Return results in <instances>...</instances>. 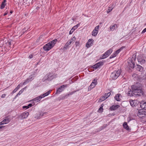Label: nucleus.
<instances>
[{"mask_svg":"<svg viewBox=\"0 0 146 146\" xmlns=\"http://www.w3.org/2000/svg\"><path fill=\"white\" fill-rule=\"evenodd\" d=\"M76 38L74 36L70 40V41H72V42L73 41H75L76 40Z\"/></svg>","mask_w":146,"mask_h":146,"instance_id":"obj_40","label":"nucleus"},{"mask_svg":"<svg viewBox=\"0 0 146 146\" xmlns=\"http://www.w3.org/2000/svg\"><path fill=\"white\" fill-rule=\"evenodd\" d=\"M121 96L120 94H117L115 97V99L117 101H120L121 99L120 98V96Z\"/></svg>","mask_w":146,"mask_h":146,"instance_id":"obj_20","label":"nucleus"},{"mask_svg":"<svg viewBox=\"0 0 146 146\" xmlns=\"http://www.w3.org/2000/svg\"><path fill=\"white\" fill-rule=\"evenodd\" d=\"M8 44L9 45H11V42H8Z\"/></svg>","mask_w":146,"mask_h":146,"instance_id":"obj_53","label":"nucleus"},{"mask_svg":"<svg viewBox=\"0 0 146 146\" xmlns=\"http://www.w3.org/2000/svg\"><path fill=\"white\" fill-rule=\"evenodd\" d=\"M145 102H142L140 104V106L141 108L142 109L145 110Z\"/></svg>","mask_w":146,"mask_h":146,"instance_id":"obj_24","label":"nucleus"},{"mask_svg":"<svg viewBox=\"0 0 146 146\" xmlns=\"http://www.w3.org/2000/svg\"><path fill=\"white\" fill-rule=\"evenodd\" d=\"M33 79H32V77H31V78H27L25 81L24 82L23 84V85L27 83L29 81H31Z\"/></svg>","mask_w":146,"mask_h":146,"instance_id":"obj_22","label":"nucleus"},{"mask_svg":"<svg viewBox=\"0 0 146 146\" xmlns=\"http://www.w3.org/2000/svg\"><path fill=\"white\" fill-rule=\"evenodd\" d=\"M113 8L112 9H110V7H109V9L107 11V12L108 13H109L110 12H111Z\"/></svg>","mask_w":146,"mask_h":146,"instance_id":"obj_46","label":"nucleus"},{"mask_svg":"<svg viewBox=\"0 0 146 146\" xmlns=\"http://www.w3.org/2000/svg\"><path fill=\"white\" fill-rule=\"evenodd\" d=\"M97 80H96L95 79H94L92 82L91 83L88 89H91L94 88L96 85L97 84Z\"/></svg>","mask_w":146,"mask_h":146,"instance_id":"obj_12","label":"nucleus"},{"mask_svg":"<svg viewBox=\"0 0 146 146\" xmlns=\"http://www.w3.org/2000/svg\"><path fill=\"white\" fill-rule=\"evenodd\" d=\"M24 91V89H21L17 94V95H20Z\"/></svg>","mask_w":146,"mask_h":146,"instance_id":"obj_36","label":"nucleus"},{"mask_svg":"<svg viewBox=\"0 0 146 146\" xmlns=\"http://www.w3.org/2000/svg\"><path fill=\"white\" fill-rule=\"evenodd\" d=\"M57 41V40L55 39L50 42L48 43L43 47L45 51H47L49 50L54 46Z\"/></svg>","mask_w":146,"mask_h":146,"instance_id":"obj_2","label":"nucleus"},{"mask_svg":"<svg viewBox=\"0 0 146 146\" xmlns=\"http://www.w3.org/2000/svg\"><path fill=\"white\" fill-rule=\"evenodd\" d=\"M113 54L115 55V57L117 55L115 52H114V53H113Z\"/></svg>","mask_w":146,"mask_h":146,"instance_id":"obj_55","label":"nucleus"},{"mask_svg":"<svg viewBox=\"0 0 146 146\" xmlns=\"http://www.w3.org/2000/svg\"><path fill=\"white\" fill-rule=\"evenodd\" d=\"M119 107L118 105H113L110 107V109L111 111L114 110L119 108Z\"/></svg>","mask_w":146,"mask_h":146,"instance_id":"obj_15","label":"nucleus"},{"mask_svg":"<svg viewBox=\"0 0 146 146\" xmlns=\"http://www.w3.org/2000/svg\"><path fill=\"white\" fill-rule=\"evenodd\" d=\"M122 49V48H121L119 49H118V50H116L115 52H116V53L117 54L120 52V51Z\"/></svg>","mask_w":146,"mask_h":146,"instance_id":"obj_34","label":"nucleus"},{"mask_svg":"<svg viewBox=\"0 0 146 146\" xmlns=\"http://www.w3.org/2000/svg\"><path fill=\"white\" fill-rule=\"evenodd\" d=\"M98 32L96 31L93 30L92 32V35L94 36H96L98 34Z\"/></svg>","mask_w":146,"mask_h":146,"instance_id":"obj_29","label":"nucleus"},{"mask_svg":"<svg viewBox=\"0 0 146 146\" xmlns=\"http://www.w3.org/2000/svg\"><path fill=\"white\" fill-rule=\"evenodd\" d=\"M145 25H146V23L145 24Z\"/></svg>","mask_w":146,"mask_h":146,"instance_id":"obj_59","label":"nucleus"},{"mask_svg":"<svg viewBox=\"0 0 146 146\" xmlns=\"http://www.w3.org/2000/svg\"><path fill=\"white\" fill-rule=\"evenodd\" d=\"M67 87L66 85H63L61 86L59 88H58L56 92V94H59L64 90L65 88Z\"/></svg>","mask_w":146,"mask_h":146,"instance_id":"obj_8","label":"nucleus"},{"mask_svg":"<svg viewBox=\"0 0 146 146\" xmlns=\"http://www.w3.org/2000/svg\"><path fill=\"white\" fill-rule=\"evenodd\" d=\"M47 76V77H48L47 78V80H50V78L53 77V76L52 75L50 76V74H47L46 76Z\"/></svg>","mask_w":146,"mask_h":146,"instance_id":"obj_32","label":"nucleus"},{"mask_svg":"<svg viewBox=\"0 0 146 146\" xmlns=\"http://www.w3.org/2000/svg\"><path fill=\"white\" fill-rule=\"evenodd\" d=\"M112 50L111 49H110L106 52L101 57V59H104L108 57L112 52Z\"/></svg>","mask_w":146,"mask_h":146,"instance_id":"obj_6","label":"nucleus"},{"mask_svg":"<svg viewBox=\"0 0 146 146\" xmlns=\"http://www.w3.org/2000/svg\"><path fill=\"white\" fill-rule=\"evenodd\" d=\"M136 55L133 54L131 58H129L127 62L129 66L131 68H133L135 66V62L136 58Z\"/></svg>","mask_w":146,"mask_h":146,"instance_id":"obj_3","label":"nucleus"},{"mask_svg":"<svg viewBox=\"0 0 146 146\" xmlns=\"http://www.w3.org/2000/svg\"><path fill=\"white\" fill-rule=\"evenodd\" d=\"M33 57V55L32 54H30L29 56V58H31Z\"/></svg>","mask_w":146,"mask_h":146,"instance_id":"obj_49","label":"nucleus"},{"mask_svg":"<svg viewBox=\"0 0 146 146\" xmlns=\"http://www.w3.org/2000/svg\"><path fill=\"white\" fill-rule=\"evenodd\" d=\"M5 123V121L4 119L2 121L0 122V123L1 124H2L3 125L4 124H6V123Z\"/></svg>","mask_w":146,"mask_h":146,"instance_id":"obj_41","label":"nucleus"},{"mask_svg":"<svg viewBox=\"0 0 146 146\" xmlns=\"http://www.w3.org/2000/svg\"><path fill=\"white\" fill-rule=\"evenodd\" d=\"M104 104H102L101 105V106L100 107V108L99 109V111H100V112H102L103 111V107L104 106Z\"/></svg>","mask_w":146,"mask_h":146,"instance_id":"obj_28","label":"nucleus"},{"mask_svg":"<svg viewBox=\"0 0 146 146\" xmlns=\"http://www.w3.org/2000/svg\"><path fill=\"white\" fill-rule=\"evenodd\" d=\"M6 0H4L3 2H2L1 6V9H3L5 5V3L6 2Z\"/></svg>","mask_w":146,"mask_h":146,"instance_id":"obj_25","label":"nucleus"},{"mask_svg":"<svg viewBox=\"0 0 146 146\" xmlns=\"http://www.w3.org/2000/svg\"><path fill=\"white\" fill-rule=\"evenodd\" d=\"M29 115L28 112L25 111L22 113L19 116V118L21 119H23L27 117Z\"/></svg>","mask_w":146,"mask_h":146,"instance_id":"obj_9","label":"nucleus"},{"mask_svg":"<svg viewBox=\"0 0 146 146\" xmlns=\"http://www.w3.org/2000/svg\"><path fill=\"white\" fill-rule=\"evenodd\" d=\"M107 99V98H106L105 97V96H104L100 98V99L99 101V102H101L105 100L106 99Z\"/></svg>","mask_w":146,"mask_h":146,"instance_id":"obj_26","label":"nucleus"},{"mask_svg":"<svg viewBox=\"0 0 146 146\" xmlns=\"http://www.w3.org/2000/svg\"><path fill=\"white\" fill-rule=\"evenodd\" d=\"M51 90H49L46 92L41 95L40 96L37 97V102L39 101L40 99L44 98L45 96H48L51 92Z\"/></svg>","mask_w":146,"mask_h":146,"instance_id":"obj_7","label":"nucleus"},{"mask_svg":"<svg viewBox=\"0 0 146 146\" xmlns=\"http://www.w3.org/2000/svg\"><path fill=\"white\" fill-rule=\"evenodd\" d=\"M137 115L140 118L145 117L146 116V111L143 110H140L138 111Z\"/></svg>","mask_w":146,"mask_h":146,"instance_id":"obj_5","label":"nucleus"},{"mask_svg":"<svg viewBox=\"0 0 146 146\" xmlns=\"http://www.w3.org/2000/svg\"><path fill=\"white\" fill-rule=\"evenodd\" d=\"M25 32V31H24V29H23L21 31V35L24 34Z\"/></svg>","mask_w":146,"mask_h":146,"instance_id":"obj_50","label":"nucleus"},{"mask_svg":"<svg viewBox=\"0 0 146 146\" xmlns=\"http://www.w3.org/2000/svg\"><path fill=\"white\" fill-rule=\"evenodd\" d=\"M5 96H6L5 94H3L1 96V97L2 98H4V97H5Z\"/></svg>","mask_w":146,"mask_h":146,"instance_id":"obj_51","label":"nucleus"},{"mask_svg":"<svg viewBox=\"0 0 146 146\" xmlns=\"http://www.w3.org/2000/svg\"><path fill=\"white\" fill-rule=\"evenodd\" d=\"M74 30H73V29H72L70 31V32H69V34L70 35H71V34H72V33H73V31H74Z\"/></svg>","mask_w":146,"mask_h":146,"instance_id":"obj_42","label":"nucleus"},{"mask_svg":"<svg viewBox=\"0 0 146 146\" xmlns=\"http://www.w3.org/2000/svg\"><path fill=\"white\" fill-rule=\"evenodd\" d=\"M146 32V28L144 29L141 32V33H144Z\"/></svg>","mask_w":146,"mask_h":146,"instance_id":"obj_47","label":"nucleus"},{"mask_svg":"<svg viewBox=\"0 0 146 146\" xmlns=\"http://www.w3.org/2000/svg\"><path fill=\"white\" fill-rule=\"evenodd\" d=\"M18 95H17V94L16 95V96H18Z\"/></svg>","mask_w":146,"mask_h":146,"instance_id":"obj_60","label":"nucleus"},{"mask_svg":"<svg viewBox=\"0 0 146 146\" xmlns=\"http://www.w3.org/2000/svg\"><path fill=\"white\" fill-rule=\"evenodd\" d=\"M3 125L1 124L0 123V130H2L1 129H2L3 128L5 127V126L2 125Z\"/></svg>","mask_w":146,"mask_h":146,"instance_id":"obj_39","label":"nucleus"},{"mask_svg":"<svg viewBox=\"0 0 146 146\" xmlns=\"http://www.w3.org/2000/svg\"><path fill=\"white\" fill-rule=\"evenodd\" d=\"M23 109L25 108L26 109H27L29 108V107L28 106H23Z\"/></svg>","mask_w":146,"mask_h":146,"instance_id":"obj_45","label":"nucleus"},{"mask_svg":"<svg viewBox=\"0 0 146 146\" xmlns=\"http://www.w3.org/2000/svg\"><path fill=\"white\" fill-rule=\"evenodd\" d=\"M23 84H22V83H20L17 86V87H16L17 88H18V89L20 88V87L21 86H22Z\"/></svg>","mask_w":146,"mask_h":146,"instance_id":"obj_35","label":"nucleus"},{"mask_svg":"<svg viewBox=\"0 0 146 146\" xmlns=\"http://www.w3.org/2000/svg\"><path fill=\"white\" fill-rule=\"evenodd\" d=\"M72 42V41L69 40L68 41L65 45L64 47V49H66L71 44Z\"/></svg>","mask_w":146,"mask_h":146,"instance_id":"obj_17","label":"nucleus"},{"mask_svg":"<svg viewBox=\"0 0 146 146\" xmlns=\"http://www.w3.org/2000/svg\"><path fill=\"white\" fill-rule=\"evenodd\" d=\"M137 67L136 68L137 70L139 71L142 72L143 70V68L140 65L137 64Z\"/></svg>","mask_w":146,"mask_h":146,"instance_id":"obj_19","label":"nucleus"},{"mask_svg":"<svg viewBox=\"0 0 146 146\" xmlns=\"http://www.w3.org/2000/svg\"><path fill=\"white\" fill-rule=\"evenodd\" d=\"M80 23L78 24H77L76 25V26H77V28L79 26H80Z\"/></svg>","mask_w":146,"mask_h":146,"instance_id":"obj_54","label":"nucleus"},{"mask_svg":"<svg viewBox=\"0 0 146 146\" xmlns=\"http://www.w3.org/2000/svg\"><path fill=\"white\" fill-rule=\"evenodd\" d=\"M36 100V98H35L33 99V100H31L29 101V102H31V104H29L28 106L29 107V108H30L32 106H34L35 104L34 102H33V101H35Z\"/></svg>","mask_w":146,"mask_h":146,"instance_id":"obj_13","label":"nucleus"},{"mask_svg":"<svg viewBox=\"0 0 146 146\" xmlns=\"http://www.w3.org/2000/svg\"><path fill=\"white\" fill-rule=\"evenodd\" d=\"M123 128L126 130H130V128L126 122H124L123 124Z\"/></svg>","mask_w":146,"mask_h":146,"instance_id":"obj_16","label":"nucleus"},{"mask_svg":"<svg viewBox=\"0 0 146 146\" xmlns=\"http://www.w3.org/2000/svg\"><path fill=\"white\" fill-rule=\"evenodd\" d=\"M145 110H146V102H145Z\"/></svg>","mask_w":146,"mask_h":146,"instance_id":"obj_57","label":"nucleus"},{"mask_svg":"<svg viewBox=\"0 0 146 146\" xmlns=\"http://www.w3.org/2000/svg\"><path fill=\"white\" fill-rule=\"evenodd\" d=\"M4 120L5 121V123H6V124L8 123L10 121V119L7 117L5 118Z\"/></svg>","mask_w":146,"mask_h":146,"instance_id":"obj_27","label":"nucleus"},{"mask_svg":"<svg viewBox=\"0 0 146 146\" xmlns=\"http://www.w3.org/2000/svg\"><path fill=\"white\" fill-rule=\"evenodd\" d=\"M121 73V70H118L117 71H115L112 72L110 75V78L112 80L116 79L120 75Z\"/></svg>","mask_w":146,"mask_h":146,"instance_id":"obj_4","label":"nucleus"},{"mask_svg":"<svg viewBox=\"0 0 146 146\" xmlns=\"http://www.w3.org/2000/svg\"><path fill=\"white\" fill-rule=\"evenodd\" d=\"M80 42L79 41H76L75 43V45L76 46H79V45L80 44Z\"/></svg>","mask_w":146,"mask_h":146,"instance_id":"obj_37","label":"nucleus"},{"mask_svg":"<svg viewBox=\"0 0 146 146\" xmlns=\"http://www.w3.org/2000/svg\"><path fill=\"white\" fill-rule=\"evenodd\" d=\"M115 28H117V24H115L111 26L110 27V29L111 31H113L115 29Z\"/></svg>","mask_w":146,"mask_h":146,"instance_id":"obj_18","label":"nucleus"},{"mask_svg":"<svg viewBox=\"0 0 146 146\" xmlns=\"http://www.w3.org/2000/svg\"><path fill=\"white\" fill-rule=\"evenodd\" d=\"M130 104L131 105V106H132V107H134V106H135V105L134 104V103H133V101H130Z\"/></svg>","mask_w":146,"mask_h":146,"instance_id":"obj_38","label":"nucleus"},{"mask_svg":"<svg viewBox=\"0 0 146 146\" xmlns=\"http://www.w3.org/2000/svg\"><path fill=\"white\" fill-rule=\"evenodd\" d=\"M144 146H146V143L145 144V145H144Z\"/></svg>","mask_w":146,"mask_h":146,"instance_id":"obj_58","label":"nucleus"},{"mask_svg":"<svg viewBox=\"0 0 146 146\" xmlns=\"http://www.w3.org/2000/svg\"><path fill=\"white\" fill-rule=\"evenodd\" d=\"M8 13V12H5V13H4V15H3L4 16H5Z\"/></svg>","mask_w":146,"mask_h":146,"instance_id":"obj_52","label":"nucleus"},{"mask_svg":"<svg viewBox=\"0 0 146 146\" xmlns=\"http://www.w3.org/2000/svg\"><path fill=\"white\" fill-rule=\"evenodd\" d=\"M18 90V88H16L12 92L13 93H14L15 92H16L17 90Z\"/></svg>","mask_w":146,"mask_h":146,"instance_id":"obj_43","label":"nucleus"},{"mask_svg":"<svg viewBox=\"0 0 146 146\" xmlns=\"http://www.w3.org/2000/svg\"><path fill=\"white\" fill-rule=\"evenodd\" d=\"M115 57V55H114L113 54H112L110 56V59H111V58H113L114 57Z\"/></svg>","mask_w":146,"mask_h":146,"instance_id":"obj_44","label":"nucleus"},{"mask_svg":"<svg viewBox=\"0 0 146 146\" xmlns=\"http://www.w3.org/2000/svg\"><path fill=\"white\" fill-rule=\"evenodd\" d=\"M108 126V125L106 124H104L103 126H102L101 127V130H102L104 128H105L106 127Z\"/></svg>","mask_w":146,"mask_h":146,"instance_id":"obj_33","label":"nucleus"},{"mask_svg":"<svg viewBox=\"0 0 146 146\" xmlns=\"http://www.w3.org/2000/svg\"><path fill=\"white\" fill-rule=\"evenodd\" d=\"M135 86L133 85L132 91H129L128 94L129 96H136V97L139 96H143L144 95V92L141 89H138L136 87L134 88Z\"/></svg>","mask_w":146,"mask_h":146,"instance_id":"obj_1","label":"nucleus"},{"mask_svg":"<svg viewBox=\"0 0 146 146\" xmlns=\"http://www.w3.org/2000/svg\"><path fill=\"white\" fill-rule=\"evenodd\" d=\"M99 27H100V26L99 25H98V26H96L95 27V28H94V30H94L95 31L98 32V29H99Z\"/></svg>","mask_w":146,"mask_h":146,"instance_id":"obj_30","label":"nucleus"},{"mask_svg":"<svg viewBox=\"0 0 146 146\" xmlns=\"http://www.w3.org/2000/svg\"><path fill=\"white\" fill-rule=\"evenodd\" d=\"M104 64V63L102 62H98L95 65H93L92 67L95 69H97L99 68L100 66H102Z\"/></svg>","mask_w":146,"mask_h":146,"instance_id":"obj_11","label":"nucleus"},{"mask_svg":"<svg viewBox=\"0 0 146 146\" xmlns=\"http://www.w3.org/2000/svg\"><path fill=\"white\" fill-rule=\"evenodd\" d=\"M137 59L139 64H142L145 63V60L142 57V56L141 55L138 56Z\"/></svg>","mask_w":146,"mask_h":146,"instance_id":"obj_10","label":"nucleus"},{"mask_svg":"<svg viewBox=\"0 0 146 146\" xmlns=\"http://www.w3.org/2000/svg\"><path fill=\"white\" fill-rule=\"evenodd\" d=\"M13 12L12 11H10V13L11 14H12L13 13Z\"/></svg>","mask_w":146,"mask_h":146,"instance_id":"obj_56","label":"nucleus"},{"mask_svg":"<svg viewBox=\"0 0 146 146\" xmlns=\"http://www.w3.org/2000/svg\"><path fill=\"white\" fill-rule=\"evenodd\" d=\"M77 28V26H74V27L72 28V29H73V30H74V31Z\"/></svg>","mask_w":146,"mask_h":146,"instance_id":"obj_48","label":"nucleus"},{"mask_svg":"<svg viewBox=\"0 0 146 146\" xmlns=\"http://www.w3.org/2000/svg\"><path fill=\"white\" fill-rule=\"evenodd\" d=\"M46 113L45 112L43 113L42 111L40 112L39 114L40 115L39 116H37V119H40L41 117H42L44 115V114H45Z\"/></svg>","mask_w":146,"mask_h":146,"instance_id":"obj_23","label":"nucleus"},{"mask_svg":"<svg viewBox=\"0 0 146 146\" xmlns=\"http://www.w3.org/2000/svg\"><path fill=\"white\" fill-rule=\"evenodd\" d=\"M76 92L75 91H74L72 92H71L70 93H69L68 94L66 95L65 96H64L62 97L63 99H65L67 98V96H69L70 95H72L75 92Z\"/></svg>","mask_w":146,"mask_h":146,"instance_id":"obj_21","label":"nucleus"},{"mask_svg":"<svg viewBox=\"0 0 146 146\" xmlns=\"http://www.w3.org/2000/svg\"><path fill=\"white\" fill-rule=\"evenodd\" d=\"M110 94L111 93L110 92H108V93H106L104 96H105V97L107 98L110 96Z\"/></svg>","mask_w":146,"mask_h":146,"instance_id":"obj_31","label":"nucleus"},{"mask_svg":"<svg viewBox=\"0 0 146 146\" xmlns=\"http://www.w3.org/2000/svg\"><path fill=\"white\" fill-rule=\"evenodd\" d=\"M93 40L92 39H89L88 42L86 43V46L87 48H89L92 45L91 44H92V42H93Z\"/></svg>","mask_w":146,"mask_h":146,"instance_id":"obj_14","label":"nucleus"}]
</instances>
